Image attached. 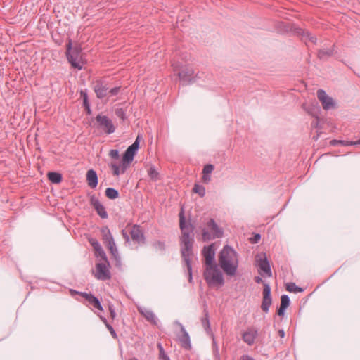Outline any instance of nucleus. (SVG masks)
Here are the masks:
<instances>
[{
    "instance_id": "obj_14",
    "label": "nucleus",
    "mask_w": 360,
    "mask_h": 360,
    "mask_svg": "<svg viewBox=\"0 0 360 360\" xmlns=\"http://www.w3.org/2000/svg\"><path fill=\"white\" fill-rule=\"evenodd\" d=\"M91 205L96 210L98 214L102 218L105 219L108 217V214L103 205L100 202L98 198L92 196L90 200Z\"/></svg>"
},
{
    "instance_id": "obj_38",
    "label": "nucleus",
    "mask_w": 360,
    "mask_h": 360,
    "mask_svg": "<svg viewBox=\"0 0 360 360\" xmlns=\"http://www.w3.org/2000/svg\"><path fill=\"white\" fill-rule=\"evenodd\" d=\"M103 321L105 323L107 328L109 330L110 334L114 337V338H117V335H116V333L115 331L114 330L113 328L107 323V321L106 319L104 318V319H102Z\"/></svg>"
},
{
    "instance_id": "obj_24",
    "label": "nucleus",
    "mask_w": 360,
    "mask_h": 360,
    "mask_svg": "<svg viewBox=\"0 0 360 360\" xmlns=\"http://www.w3.org/2000/svg\"><path fill=\"white\" fill-rule=\"evenodd\" d=\"M333 54V49H320L318 52V57L320 59H324L325 58L330 57Z\"/></svg>"
},
{
    "instance_id": "obj_4",
    "label": "nucleus",
    "mask_w": 360,
    "mask_h": 360,
    "mask_svg": "<svg viewBox=\"0 0 360 360\" xmlns=\"http://www.w3.org/2000/svg\"><path fill=\"white\" fill-rule=\"evenodd\" d=\"M222 229L219 227L214 219H211L207 224V228L202 230V239L204 242L221 238Z\"/></svg>"
},
{
    "instance_id": "obj_12",
    "label": "nucleus",
    "mask_w": 360,
    "mask_h": 360,
    "mask_svg": "<svg viewBox=\"0 0 360 360\" xmlns=\"http://www.w3.org/2000/svg\"><path fill=\"white\" fill-rule=\"evenodd\" d=\"M96 272L95 276L100 280H108L110 278V271L105 263H98L96 265Z\"/></svg>"
},
{
    "instance_id": "obj_30",
    "label": "nucleus",
    "mask_w": 360,
    "mask_h": 360,
    "mask_svg": "<svg viewBox=\"0 0 360 360\" xmlns=\"http://www.w3.org/2000/svg\"><path fill=\"white\" fill-rule=\"evenodd\" d=\"M286 290L289 292H302L303 289L295 285V283H288L286 284Z\"/></svg>"
},
{
    "instance_id": "obj_48",
    "label": "nucleus",
    "mask_w": 360,
    "mask_h": 360,
    "mask_svg": "<svg viewBox=\"0 0 360 360\" xmlns=\"http://www.w3.org/2000/svg\"><path fill=\"white\" fill-rule=\"evenodd\" d=\"M105 246H106L108 248H109L110 247H112V246H115V245H115V241H114V238H113V239H112L111 240H109V242H108V243H105Z\"/></svg>"
},
{
    "instance_id": "obj_15",
    "label": "nucleus",
    "mask_w": 360,
    "mask_h": 360,
    "mask_svg": "<svg viewBox=\"0 0 360 360\" xmlns=\"http://www.w3.org/2000/svg\"><path fill=\"white\" fill-rule=\"evenodd\" d=\"M130 234L133 240L138 243H143L144 236L139 226L134 225L130 231Z\"/></svg>"
},
{
    "instance_id": "obj_21",
    "label": "nucleus",
    "mask_w": 360,
    "mask_h": 360,
    "mask_svg": "<svg viewBox=\"0 0 360 360\" xmlns=\"http://www.w3.org/2000/svg\"><path fill=\"white\" fill-rule=\"evenodd\" d=\"M214 166L211 164L206 165L202 170L203 176H202V180L204 182L207 183L210 181V174L213 172L214 170Z\"/></svg>"
},
{
    "instance_id": "obj_54",
    "label": "nucleus",
    "mask_w": 360,
    "mask_h": 360,
    "mask_svg": "<svg viewBox=\"0 0 360 360\" xmlns=\"http://www.w3.org/2000/svg\"><path fill=\"white\" fill-rule=\"evenodd\" d=\"M240 360H253V359L248 356H243Z\"/></svg>"
},
{
    "instance_id": "obj_41",
    "label": "nucleus",
    "mask_w": 360,
    "mask_h": 360,
    "mask_svg": "<svg viewBox=\"0 0 360 360\" xmlns=\"http://www.w3.org/2000/svg\"><path fill=\"white\" fill-rule=\"evenodd\" d=\"M120 91V87H115L111 89H108V96H115L118 94Z\"/></svg>"
},
{
    "instance_id": "obj_8",
    "label": "nucleus",
    "mask_w": 360,
    "mask_h": 360,
    "mask_svg": "<svg viewBox=\"0 0 360 360\" xmlns=\"http://www.w3.org/2000/svg\"><path fill=\"white\" fill-rule=\"evenodd\" d=\"M139 139L140 136H138L135 141L125 151L122 157L125 162L131 164L133 161L134 157L139 148Z\"/></svg>"
},
{
    "instance_id": "obj_47",
    "label": "nucleus",
    "mask_w": 360,
    "mask_h": 360,
    "mask_svg": "<svg viewBox=\"0 0 360 360\" xmlns=\"http://www.w3.org/2000/svg\"><path fill=\"white\" fill-rule=\"evenodd\" d=\"M214 360H220L219 349H218L217 347H216V348L214 350Z\"/></svg>"
},
{
    "instance_id": "obj_51",
    "label": "nucleus",
    "mask_w": 360,
    "mask_h": 360,
    "mask_svg": "<svg viewBox=\"0 0 360 360\" xmlns=\"http://www.w3.org/2000/svg\"><path fill=\"white\" fill-rule=\"evenodd\" d=\"M255 281L257 283H263L262 278L259 276H256L255 278Z\"/></svg>"
},
{
    "instance_id": "obj_52",
    "label": "nucleus",
    "mask_w": 360,
    "mask_h": 360,
    "mask_svg": "<svg viewBox=\"0 0 360 360\" xmlns=\"http://www.w3.org/2000/svg\"><path fill=\"white\" fill-rule=\"evenodd\" d=\"M174 71L176 76L180 77V70L178 69L177 67H174Z\"/></svg>"
},
{
    "instance_id": "obj_50",
    "label": "nucleus",
    "mask_w": 360,
    "mask_h": 360,
    "mask_svg": "<svg viewBox=\"0 0 360 360\" xmlns=\"http://www.w3.org/2000/svg\"><path fill=\"white\" fill-rule=\"evenodd\" d=\"M318 124H319V119H318V117H316V120L312 122L311 125L314 127H317Z\"/></svg>"
},
{
    "instance_id": "obj_25",
    "label": "nucleus",
    "mask_w": 360,
    "mask_h": 360,
    "mask_svg": "<svg viewBox=\"0 0 360 360\" xmlns=\"http://www.w3.org/2000/svg\"><path fill=\"white\" fill-rule=\"evenodd\" d=\"M331 145L335 146L337 144H340L341 146H356L357 145V141H349L345 140H332L330 141Z\"/></svg>"
},
{
    "instance_id": "obj_3",
    "label": "nucleus",
    "mask_w": 360,
    "mask_h": 360,
    "mask_svg": "<svg viewBox=\"0 0 360 360\" xmlns=\"http://www.w3.org/2000/svg\"><path fill=\"white\" fill-rule=\"evenodd\" d=\"M204 278L209 285H222L224 283L222 273L216 264L205 266Z\"/></svg>"
},
{
    "instance_id": "obj_23",
    "label": "nucleus",
    "mask_w": 360,
    "mask_h": 360,
    "mask_svg": "<svg viewBox=\"0 0 360 360\" xmlns=\"http://www.w3.org/2000/svg\"><path fill=\"white\" fill-rule=\"evenodd\" d=\"M48 178L53 184H59L62 181V175L58 172H49Z\"/></svg>"
},
{
    "instance_id": "obj_53",
    "label": "nucleus",
    "mask_w": 360,
    "mask_h": 360,
    "mask_svg": "<svg viewBox=\"0 0 360 360\" xmlns=\"http://www.w3.org/2000/svg\"><path fill=\"white\" fill-rule=\"evenodd\" d=\"M278 335L281 338H284L285 336V332L283 330H278Z\"/></svg>"
},
{
    "instance_id": "obj_60",
    "label": "nucleus",
    "mask_w": 360,
    "mask_h": 360,
    "mask_svg": "<svg viewBox=\"0 0 360 360\" xmlns=\"http://www.w3.org/2000/svg\"><path fill=\"white\" fill-rule=\"evenodd\" d=\"M360 144V139L357 141V145Z\"/></svg>"
},
{
    "instance_id": "obj_27",
    "label": "nucleus",
    "mask_w": 360,
    "mask_h": 360,
    "mask_svg": "<svg viewBox=\"0 0 360 360\" xmlns=\"http://www.w3.org/2000/svg\"><path fill=\"white\" fill-rule=\"evenodd\" d=\"M105 195L109 199H116L119 197V193L117 190L112 188H108L105 190Z\"/></svg>"
},
{
    "instance_id": "obj_16",
    "label": "nucleus",
    "mask_w": 360,
    "mask_h": 360,
    "mask_svg": "<svg viewBox=\"0 0 360 360\" xmlns=\"http://www.w3.org/2000/svg\"><path fill=\"white\" fill-rule=\"evenodd\" d=\"M80 295L85 298L89 302V304L93 305L97 309L100 311L103 310V307L101 306L98 298L94 297L93 295L88 294L86 292H80Z\"/></svg>"
},
{
    "instance_id": "obj_58",
    "label": "nucleus",
    "mask_w": 360,
    "mask_h": 360,
    "mask_svg": "<svg viewBox=\"0 0 360 360\" xmlns=\"http://www.w3.org/2000/svg\"><path fill=\"white\" fill-rule=\"evenodd\" d=\"M303 108L305 109V110H307V112L310 113V111H309L308 109L305 108L304 105H303Z\"/></svg>"
},
{
    "instance_id": "obj_7",
    "label": "nucleus",
    "mask_w": 360,
    "mask_h": 360,
    "mask_svg": "<svg viewBox=\"0 0 360 360\" xmlns=\"http://www.w3.org/2000/svg\"><path fill=\"white\" fill-rule=\"evenodd\" d=\"M96 120L99 127L107 134H112L115 131V128L110 119L107 116L98 115Z\"/></svg>"
},
{
    "instance_id": "obj_56",
    "label": "nucleus",
    "mask_w": 360,
    "mask_h": 360,
    "mask_svg": "<svg viewBox=\"0 0 360 360\" xmlns=\"http://www.w3.org/2000/svg\"><path fill=\"white\" fill-rule=\"evenodd\" d=\"M122 234H123V236L127 239L128 240V236L126 233L124 232V231H122Z\"/></svg>"
},
{
    "instance_id": "obj_5",
    "label": "nucleus",
    "mask_w": 360,
    "mask_h": 360,
    "mask_svg": "<svg viewBox=\"0 0 360 360\" xmlns=\"http://www.w3.org/2000/svg\"><path fill=\"white\" fill-rule=\"evenodd\" d=\"M66 53L68 61L71 63L72 66L78 70H81L84 65L81 55V49L77 46L72 48L71 40H70L67 44Z\"/></svg>"
},
{
    "instance_id": "obj_31",
    "label": "nucleus",
    "mask_w": 360,
    "mask_h": 360,
    "mask_svg": "<svg viewBox=\"0 0 360 360\" xmlns=\"http://www.w3.org/2000/svg\"><path fill=\"white\" fill-rule=\"evenodd\" d=\"M271 298H263L261 304V308L264 312L267 313L269 311V307L271 304Z\"/></svg>"
},
{
    "instance_id": "obj_11",
    "label": "nucleus",
    "mask_w": 360,
    "mask_h": 360,
    "mask_svg": "<svg viewBox=\"0 0 360 360\" xmlns=\"http://www.w3.org/2000/svg\"><path fill=\"white\" fill-rule=\"evenodd\" d=\"M317 96L319 100L321 102L324 110H328L334 107L335 103L333 99L331 97H329L323 89H319L317 91Z\"/></svg>"
},
{
    "instance_id": "obj_57",
    "label": "nucleus",
    "mask_w": 360,
    "mask_h": 360,
    "mask_svg": "<svg viewBox=\"0 0 360 360\" xmlns=\"http://www.w3.org/2000/svg\"><path fill=\"white\" fill-rule=\"evenodd\" d=\"M157 245L160 248H163V244L160 242H158L157 243Z\"/></svg>"
},
{
    "instance_id": "obj_59",
    "label": "nucleus",
    "mask_w": 360,
    "mask_h": 360,
    "mask_svg": "<svg viewBox=\"0 0 360 360\" xmlns=\"http://www.w3.org/2000/svg\"><path fill=\"white\" fill-rule=\"evenodd\" d=\"M129 360H139V359H136V358H134H134H131V359H129Z\"/></svg>"
},
{
    "instance_id": "obj_45",
    "label": "nucleus",
    "mask_w": 360,
    "mask_h": 360,
    "mask_svg": "<svg viewBox=\"0 0 360 360\" xmlns=\"http://www.w3.org/2000/svg\"><path fill=\"white\" fill-rule=\"evenodd\" d=\"M286 308L282 306H280L279 309L277 311V314L278 316H283L285 314Z\"/></svg>"
},
{
    "instance_id": "obj_35",
    "label": "nucleus",
    "mask_w": 360,
    "mask_h": 360,
    "mask_svg": "<svg viewBox=\"0 0 360 360\" xmlns=\"http://www.w3.org/2000/svg\"><path fill=\"white\" fill-rule=\"evenodd\" d=\"M158 347L159 349V359L160 360H169V358L165 354L163 347L160 343L158 344Z\"/></svg>"
},
{
    "instance_id": "obj_37",
    "label": "nucleus",
    "mask_w": 360,
    "mask_h": 360,
    "mask_svg": "<svg viewBox=\"0 0 360 360\" xmlns=\"http://www.w3.org/2000/svg\"><path fill=\"white\" fill-rule=\"evenodd\" d=\"M148 174L153 180H156L158 176V173L154 167H150L148 170Z\"/></svg>"
},
{
    "instance_id": "obj_29",
    "label": "nucleus",
    "mask_w": 360,
    "mask_h": 360,
    "mask_svg": "<svg viewBox=\"0 0 360 360\" xmlns=\"http://www.w3.org/2000/svg\"><path fill=\"white\" fill-rule=\"evenodd\" d=\"M201 322L205 330L207 331V333H209L210 331V324L208 319L207 311H205V317L202 319Z\"/></svg>"
},
{
    "instance_id": "obj_40",
    "label": "nucleus",
    "mask_w": 360,
    "mask_h": 360,
    "mask_svg": "<svg viewBox=\"0 0 360 360\" xmlns=\"http://www.w3.org/2000/svg\"><path fill=\"white\" fill-rule=\"evenodd\" d=\"M109 155L113 158L115 159V160L118 161L119 160V151L117 150H111L109 153Z\"/></svg>"
},
{
    "instance_id": "obj_13",
    "label": "nucleus",
    "mask_w": 360,
    "mask_h": 360,
    "mask_svg": "<svg viewBox=\"0 0 360 360\" xmlns=\"http://www.w3.org/2000/svg\"><path fill=\"white\" fill-rule=\"evenodd\" d=\"M257 262L259 268V273L262 276L263 273H264L268 277H271L272 276V273L269 262H268L266 257H264V258L257 259Z\"/></svg>"
},
{
    "instance_id": "obj_55",
    "label": "nucleus",
    "mask_w": 360,
    "mask_h": 360,
    "mask_svg": "<svg viewBox=\"0 0 360 360\" xmlns=\"http://www.w3.org/2000/svg\"><path fill=\"white\" fill-rule=\"evenodd\" d=\"M85 109L86 110V112L88 114H91V109L89 105H85Z\"/></svg>"
},
{
    "instance_id": "obj_26",
    "label": "nucleus",
    "mask_w": 360,
    "mask_h": 360,
    "mask_svg": "<svg viewBox=\"0 0 360 360\" xmlns=\"http://www.w3.org/2000/svg\"><path fill=\"white\" fill-rule=\"evenodd\" d=\"M141 314L147 319V321L155 323V316L154 314L149 310H140Z\"/></svg>"
},
{
    "instance_id": "obj_43",
    "label": "nucleus",
    "mask_w": 360,
    "mask_h": 360,
    "mask_svg": "<svg viewBox=\"0 0 360 360\" xmlns=\"http://www.w3.org/2000/svg\"><path fill=\"white\" fill-rule=\"evenodd\" d=\"M81 96L83 98L84 105H89L88 102V96L87 94L83 91H81Z\"/></svg>"
},
{
    "instance_id": "obj_49",
    "label": "nucleus",
    "mask_w": 360,
    "mask_h": 360,
    "mask_svg": "<svg viewBox=\"0 0 360 360\" xmlns=\"http://www.w3.org/2000/svg\"><path fill=\"white\" fill-rule=\"evenodd\" d=\"M261 238V236L259 234H256L254 238H253V240H252V242L255 243H257L259 242V240H260Z\"/></svg>"
},
{
    "instance_id": "obj_46",
    "label": "nucleus",
    "mask_w": 360,
    "mask_h": 360,
    "mask_svg": "<svg viewBox=\"0 0 360 360\" xmlns=\"http://www.w3.org/2000/svg\"><path fill=\"white\" fill-rule=\"evenodd\" d=\"M109 311H110V317L112 319H114L116 316V313L112 306H109Z\"/></svg>"
},
{
    "instance_id": "obj_33",
    "label": "nucleus",
    "mask_w": 360,
    "mask_h": 360,
    "mask_svg": "<svg viewBox=\"0 0 360 360\" xmlns=\"http://www.w3.org/2000/svg\"><path fill=\"white\" fill-rule=\"evenodd\" d=\"M263 298H271L270 285L264 283L263 289Z\"/></svg>"
},
{
    "instance_id": "obj_42",
    "label": "nucleus",
    "mask_w": 360,
    "mask_h": 360,
    "mask_svg": "<svg viewBox=\"0 0 360 360\" xmlns=\"http://www.w3.org/2000/svg\"><path fill=\"white\" fill-rule=\"evenodd\" d=\"M96 252V255L99 256L101 257L102 259L105 260V262H107V257H106V255L105 253V252L103 251V248H101V251H95Z\"/></svg>"
},
{
    "instance_id": "obj_18",
    "label": "nucleus",
    "mask_w": 360,
    "mask_h": 360,
    "mask_svg": "<svg viewBox=\"0 0 360 360\" xmlns=\"http://www.w3.org/2000/svg\"><path fill=\"white\" fill-rule=\"evenodd\" d=\"M181 347H184L187 350H191V347H192L189 335L182 326H181Z\"/></svg>"
},
{
    "instance_id": "obj_36",
    "label": "nucleus",
    "mask_w": 360,
    "mask_h": 360,
    "mask_svg": "<svg viewBox=\"0 0 360 360\" xmlns=\"http://www.w3.org/2000/svg\"><path fill=\"white\" fill-rule=\"evenodd\" d=\"M290 297L287 295H283L281 297V306L287 308L290 305Z\"/></svg>"
},
{
    "instance_id": "obj_10",
    "label": "nucleus",
    "mask_w": 360,
    "mask_h": 360,
    "mask_svg": "<svg viewBox=\"0 0 360 360\" xmlns=\"http://www.w3.org/2000/svg\"><path fill=\"white\" fill-rule=\"evenodd\" d=\"M130 164L127 163L122 159V160H113L110 162V167L112 170L114 176H119L121 174H124L127 168L129 167Z\"/></svg>"
},
{
    "instance_id": "obj_9",
    "label": "nucleus",
    "mask_w": 360,
    "mask_h": 360,
    "mask_svg": "<svg viewBox=\"0 0 360 360\" xmlns=\"http://www.w3.org/2000/svg\"><path fill=\"white\" fill-rule=\"evenodd\" d=\"M202 254L205 259V266L214 264V244L212 243L207 246H205L202 249Z\"/></svg>"
},
{
    "instance_id": "obj_6",
    "label": "nucleus",
    "mask_w": 360,
    "mask_h": 360,
    "mask_svg": "<svg viewBox=\"0 0 360 360\" xmlns=\"http://www.w3.org/2000/svg\"><path fill=\"white\" fill-rule=\"evenodd\" d=\"M198 79V73H195L191 64L181 65V86L193 84Z\"/></svg>"
},
{
    "instance_id": "obj_28",
    "label": "nucleus",
    "mask_w": 360,
    "mask_h": 360,
    "mask_svg": "<svg viewBox=\"0 0 360 360\" xmlns=\"http://www.w3.org/2000/svg\"><path fill=\"white\" fill-rule=\"evenodd\" d=\"M302 38L305 39V40H309V41L315 44L316 42V37L309 33L308 31L302 30L301 33Z\"/></svg>"
},
{
    "instance_id": "obj_1",
    "label": "nucleus",
    "mask_w": 360,
    "mask_h": 360,
    "mask_svg": "<svg viewBox=\"0 0 360 360\" xmlns=\"http://www.w3.org/2000/svg\"><path fill=\"white\" fill-rule=\"evenodd\" d=\"M181 243H184V248L181 251V256L184 257L188 281H192V262L196 260V258L193 252V245L194 243V225L190 222L186 221L185 217L183 214V209L181 208Z\"/></svg>"
},
{
    "instance_id": "obj_22",
    "label": "nucleus",
    "mask_w": 360,
    "mask_h": 360,
    "mask_svg": "<svg viewBox=\"0 0 360 360\" xmlns=\"http://www.w3.org/2000/svg\"><path fill=\"white\" fill-rule=\"evenodd\" d=\"M101 234H102V239H103V243L105 244L107 243L108 242H109V240H111L112 239H113V237L110 233V229H108V226H103L101 229Z\"/></svg>"
},
{
    "instance_id": "obj_17",
    "label": "nucleus",
    "mask_w": 360,
    "mask_h": 360,
    "mask_svg": "<svg viewBox=\"0 0 360 360\" xmlns=\"http://www.w3.org/2000/svg\"><path fill=\"white\" fill-rule=\"evenodd\" d=\"M87 184L91 188L96 187L98 184V176L96 172L94 169H89L86 173Z\"/></svg>"
},
{
    "instance_id": "obj_20",
    "label": "nucleus",
    "mask_w": 360,
    "mask_h": 360,
    "mask_svg": "<svg viewBox=\"0 0 360 360\" xmlns=\"http://www.w3.org/2000/svg\"><path fill=\"white\" fill-rule=\"evenodd\" d=\"M257 332L253 330H248L243 335V340L245 342L251 345L254 343Z\"/></svg>"
},
{
    "instance_id": "obj_44",
    "label": "nucleus",
    "mask_w": 360,
    "mask_h": 360,
    "mask_svg": "<svg viewBox=\"0 0 360 360\" xmlns=\"http://www.w3.org/2000/svg\"><path fill=\"white\" fill-rule=\"evenodd\" d=\"M108 249H109L110 253L112 254V255L115 257H117V256L118 255V252H117L116 245L110 247Z\"/></svg>"
},
{
    "instance_id": "obj_39",
    "label": "nucleus",
    "mask_w": 360,
    "mask_h": 360,
    "mask_svg": "<svg viewBox=\"0 0 360 360\" xmlns=\"http://www.w3.org/2000/svg\"><path fill=\"white\" fill-rule=\"evenodd\" d=\"M115 115L122 120L125 119V112L122 108H118L115 110Z\"/></svg>"
},
{
    "instance_id": "obj_34",
    "label": "nucleus",
    "mask_w": 360,
    "mask_h": 360,
    "mask_svg": "<svg viewBox=\"0 0 360 360\" xmlns=\"http://www.w3.org/2000/svg\"><path fill=\"white\" fill-rule=\"evenodd\" d=\"M89 243L91 245V246L94 248V250L95 251H101V246L98 241L95 238H89Z\"/></svg>"
},
{
    "instance_id": "obj_32",
    "label": "nucleus",
    "mask_w": 360,
    "mask_h": 360,
    "mask_svg": "<svg viewBox=\"0 0 360 360\" xmlns=\"http://www.w3.org/2000/svg\"><path fill=\"white\" fill-rule=\"evenodd\" d=\"M194 193H198L200 197L205 195V188L202 185L195 184L193 188Z\"/></svg>"
},
{
    "instance_id": "obj_2",
    "label": "nucleus",
    "mask_w": 360,
    "mask_h": 360,
    "mask_svg": "<svg viewBox=\"0 0 360 360\" xmlns=\"http://www.w3.org/2000/svg\"><path fill=\"white\" fill-rule=\"evenodd\" d=\"M219 264L228 276H234L238 266V254L229 245H225L219 255Z\"/></svg>"
},
{
    "instance_id": "obj_19",
    "label": "nucleus",
    "mask_w": 360,
    "mask_h": 360,
    "mask_svg": "<svg viewBox=\"0 0 360 360\" xmlns=\"http://www.w3.org/2000/svg\"><path fill=\"white\" fill-rule=\"evenodd\" d=\"M94 91L96 96L99 98H103L105 96H108V88L103 86L101 84H97L94 86Z\"/></svg>"
}]
</instances>
